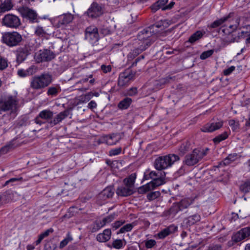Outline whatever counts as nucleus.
I'll return each instance as SVG.
<instances>
[{"label":"nucleus","mask_w":250,"mask_h":250,"mask_svg":"<svg viewBox=\"0 0 250 250\" xmlns=\"http://www.w3.org/2000/svg\"><path fill=\"white\" fill-rule=\"evenodd\" d=\"M209 149L195 148L189 153L187 154L183 161L184 165L188 167H192L199 163L205 156L207 155Z\"/></svg>","instance_id":"f03ea898"},{"label":"nucleus","mask_w":250,"mask_h":250,"mask_svg":"<svg viewBox=\"0 0 250 250\" xmlns=\"http://www.w3.org/2000/svg\"><path fill=\"white\" fill-rule=\"evenodd\" d=\"M240 189L244 193H248L250 191V181L245 182L240 187Z\"/></svg>","instance_id":"603ef678"},{"label":"nucleus","mask_w":250,"mask_h":250,"mask_svg":"<svg viewBox=\"0 0 250 250\" xmlns=\"http://www.w3.org/2000/svg\"><path fill=\"white\" fill-rule=\"evenodd\" d=\"M250 236V227L241 229L232 236V240L237 243L247 238Z\"/></svg>","instance_id":"f3484780"},{"label":"nucleus","mask_w":250,"mask_h":250,"mask_svg":"<svg viewBox=\"0 0 250 250\" xmlns=\"http://www.w3.org/2000/svg\"><path fill=\"white\" fill-rule=\"evenodd\" d=\"M10 145H6L3 147H2L0 149V156L3 155L7 153L9 151V149L10 148Z\"/></svg>","instance_id":"e2e57ef3"},{"label":"nucleus","mask_w":250,"mask_h":250,"mask_svg":"<svg viewBox=\"0 0 250 250\" xmlns=\"http://www.w3.org/2000/svg\"><path fill=\"white\" fill-rule=\"evenodd\" d=\"M53 116V113L50 110H43L40 112L39 115L35 118V123L38 125H42L45 123L42 120L49 122Z\"/></svg>","instance_id":"dca6fc26"},{"label":"nucleus","mask_w":250,"mask_h":250,"mask_svg":"<svg viewBox=\"0 0 250 250\" xmlns=\"http://www.w3.org/2000/svg\"><path fill=\"white\" fill-rule=\"evenodd\" d=\"M53 231V229L52 228H50L49 229H46L44 232L42 233L39 235L43 239L45 237L48 236L49 235V234L52 233Z\"/></svg>","instance_id":"0e129e2a"},{"label":"nucleus","mask_w":250,"mask_h":250,"mask_svg":"<svg viewBox=\"0 0 250 250\" xmlns=\"http://www.w3.org/2000/svg\"><path fill=\"white\" fill-rule=\"evenodd\" d=\"M123 241L125 242V245L126 242L123 239H116L112 242V247L116 249H120L122 248L123 246Z\"/></svg>","instance_id":"3c124183"},{"label":"nucleus","mask_w":250,"mask_h":250,"mask_svg":"<svg viewBox=\"0 0 250 250\" xmlns=\"http://www.w3.org/2000/svg\"><path fill=\"white\" fill-rule=\"evenodd\" d=\"M194 200L192 198H184L179 202L173 204L169 209L170 213L175 215L179 211L187 208L193 203Z\"/></svg>","instance_id":"1a4fd4ad"},{"label":"nucleus","mask_w":250,"mask_h":250,"mask_svg":"<svg viewBox=\"0 0 250 250\" xmlns=\"http://www.w3.org/2000/svg\"><path fill=\"white\" fill-rule=\"evenodd\" d=\"M192 149L191 144L188 141H186L183 143L179 147V154L181 155H184L187 152L189 151Z\"/></svg>","instance_id":"72a5a7b5"},{"label":"nucleus","mask_w":250,"mask_h":250,"mask_svg":"<svg viewBox=\"0 0 250 250\" xmlns=\"http://www.w3.org/2000/svg\"><path fill=\"white\" fill-rule=\"evenodd\" d=\"M156 244L155 240L150 239L145 242V246L147 249L153 248Z\"/></svg>","instance_id":"052dcab7"},{"label":"nucleus","mask_w":250,"mask_h":250,"mask_svg":"<svg viewBox=\"0 0 250 250\" xmlns=\"http://www.w3.org/2000/svg\"><path fill=\"white\" fill-rule=\"evenodd\" d=\"M20 10L22 16L28 19L31 22L37 21L38 15L35 11L26 7H21Z\"/></svg>","instance_id":"aec40b11"},{"label":"nucleus","mask_w":250,"mask_h":250,"mask_svg":"<svg viewBox=\"0 0 250 250\" xmlns=\"http://www.w3.org/2000/svg\"><path fill=\"white\" fill-rule=\"evenodd\" d=\"M177 230V227L171 225L165 228L158 233V236L159 239H164L168 235L174 233Z\"/></svg>","instance_id":"393cba45"},{"label":"nucleus","mask_w":250,"mask_h":250,"mask_svg":"<svg viewBox=\"0 0 250 250\" xmlns=\"http://www.w3.org/2000/svg\"><path fill=\"white\" fill-rule=\"evenodd\" d=\"M229 125L231 127L233 130H235L239 128V124L237 121L233 119L230 120L229 122Z\"/></svg>","instance_id":"6e6d98bb"},{"label":"nucleus","mask_w":250,"mask_h":250,"mask_svg":"<svg viewBox=\"0 0 250 250\" xmlns=\"http://www.w3.org/2000/svg\"><path fill=\"white\" fill-rule=\"evenodd\" d=\"M228 137V134L227 132H224L222 134H220L218 135L217 136L215 137L213 139V141L214 143L215 144H218L220 142L225 140Z\"/></svg>","instance_id":"49530a36"},{"label":"nucleus","mask_w":250,"mask_h":250,"mask_svg":"<svg viewBox=\"0 0 250 250\" xmlns=\"http://www.w3.org/2000/svg\"><path fill=\"white\" fill-rule=\"evenodd\" d=\"M135 73L131 69H127L120 73L118 80V85L120 87H124L128 86L131 81H133Z\"/></svg>","instance_id":"0eeeda50"},{"label":"nucleus","mask_w":250,"mask_h":250,"mask_svg":"<svg viewBox=\"0 0 250 250\" xmlns=\"http://www.w3.org/2000/svg\"><path fill=\"white\" fill-rule=\"evenodd\" d=\"M168 27V22L167 20H160V21L156 22L155 24L149 26L151 28V30H154V34H157L159 32H162L167 27Z\"/></svg>","instance_id":"4be33fe9"},{"label":"nucleus","mask_w":250,"mask_h":250,"mask_svg":"<svg viewBox=\"0 0 250 250\" xmlns=\"http://www.w3.org/2000/svg\"><path fill=\"white\" fill-rule=\"evenodd\" d=\"M117 214L115 213H113L108 215L106 217L103 218L102 220H101L102 223H103L104 226L106 224L109 223L111 222L113 220H114Z\"/></svg>","instance_id":"8fccbe9b"},{"label":"nucleus","mask_w":250,"mask_h":250,"mask_svg":"<svg viewBox=\"0 0 250 250\" xmlns=\"http://www.w3.org/2000/svg\"><path fill=\"white\" fill-rule=\"evenodd\" d=\"M240 18L238 17L236 18L234 21L233 20H232L231 21V22H232L233 24H230L229 26V28L230 29L229 31V33H230L231 32H233L234 31L236 30L237 28L238 27L239 24H240Z\"/></svg>","instance_id":"79ce46f5"},{"label":"nucleus","mask_w":250,"mask_h":250,"mask_svg":"<svg viewBox=\"0 0 250 250\" xmlns=\"http://www.w3.org/2000/svg\"><path fill=\"white\" fill-rule=\"evenodd\" d=\"M213 49H210L206 51H204L200 55V58L203 60H205L210 57L213 54Z\"/></svg>","instance_id":"864d4df0"},{"label":"nucleus","mask_w":250,"mask_h":250,"mask_svg":"<svg viewBox=\"0 0 250 250\" xmlns=\"http://www.w3.org/2000/svg\"><path fill=\"white\" fill-rule=\"evenodd\" d=\"M114 190L111 187H107L101 191L98 195V200L102 204L107 199L111 198L114 194Z\"/></svg>","instance_id":"412c9836"},{"label":"nucleus","mask_w":250,"mask_h":250,"mask_svg":"<svg viewBox=\"0 0 250 250\" xmlns=\"http://www.w3.org/2000/svg\"><path fill=\"white\" fill-rule=\"evenodd\" d=\"M154 35V30H151L149 27L140 31L137 37L138 44H143L148 48L156 39Z\"/></svg>","instance_id":"20e7f679"},{"label":"nucleus","mask_w":250,"mask_h":250,"mask_svg":"<svg viewBox=\"0 0 250 250\" xmlns=\"http://www.w3.org/2000/svg\"><path fill=\"white\" fill-rule=\"evenodd\" d=\"M164 183V178L160 175L158 177L152 180L150 182L140 187L138 189V192L140 194H144L154 189Z\"/></svg>","instance_id":"6e6552de"},{"label":"nucleus","mask_w":250,"mask_h":250,"mask_svg":"<svg viewBox=\"0 0 250 250\" xmlns=\"http://www.w3.org/2000/svg\"><path fill=\"white\" fill-rule=\"evenodd\" d=\"M132 100L130 98H125L118 104V106L121 109H126L130 106Z\"/></svg>","instance_id":"e433bc0d"},{"label":"nucleus","mask_w":250,"mask_h":250,"mask_svg":"<svg viewBox=\"0 0 250 250\" xmlns=\"http://www.w3.org/2000/svg\"><path fill=\"white\" fill-rule=\"evenodd\" d=\"M250 236V227L241 229L232 236V240L237 243L247 238Z\"/></svg>","instance_id":"a211bd4d"},{"label":"nucleus","mask_w":250,"mask_h":250,"mask_svg":"<svg viewBox=\"0 0 250 250\" xmlns=\"http://www.w3.org/2000/svg\"><path fill=\"white\" fill-rule=\"evenodd\" d=\"M122 152V148L121 147L112 149L109 151V155L110 156H115L120 154Z\"/></svg>","instance_id":"13d9d810"},{"label":"nucleus","mask_w":250,"mask_h":250,"mask_svg":"<svg viewBox=\"0 0 250 250\" xmlns=\"http://www.w3.org/2000/svg\"><path fill=\"white\" fill-rule=\"evenodd\" d=\"M100 32L104 36L108 35L111 34L112 31L110 28L103 26L100 30Z\"/></svg>","instance_id":"bf43d9fd"},{"label":"nucleus","mask_w":250,"mask_h":250,"mask_svg":"<svg viewBox=\"0 0 250 250\" xmlns=\"http://www.w3.org/2000/svg\"><path fill=\"white\" fill-rule=\"evenodd\" d=\"M134 226V224L133 223L127 224L122 227L120 229L119 232H118L117 233H123L126 232L130 231L132 229Z\"/></svg>","instance_id":"a18cd8bd"},{"label":"nucleus","mask_w":250,"mask_h":250,"mask_svg":"<svg viewBox=\"0 0 250 250\" xmlns=\"http://www.w3.org/2000/svg\"><path fill=\"white\" fill-rule=\"evenodd\" d=\"M10 194L11 191L10 190H7L3 192L2 195H0V201L3 200L5 203L9 202V200L8 197Z\"/></svg>","instance_id":"4d7b16f0"},{"label":"nucleus","mask_w":250,"mask_h":250,"mask_svg":"<svg viewBox=\"0 0 250 250\" xmlns=\"http://www.w3.org/2000/svg\"><path fill=\"white\" fill-rule=\"evenodd\" d=\"M18 100L15 96L9 95L0 100V112L12 110L16 108Z\"/></svg>","instance_id":"423d86ee"},{"label":"nucleus","mask_w":250,"mask_h":250,"mask_svg":"<svg viewBox=\"0 0 250 250\" xmlns=\"http://www.w3.org/2000/svg\"><path fill=\"white\" fill-rule=\"evenodd\" d=\"M8 66V61L6 59L0 57V70L5 69Z\"/></svg>","instance_id":"5fc2aeb1"},{"label":"nucleus","mask_w":250,"mask_h":250,"mask_svg":"<svg viewBox=\"0 0 250 250\" xmlns=\"http://www.w3.org/2000/svg\"><path fill=\"white\" fill-rule=\"evenodd\" d=\"M111 231L110 229H104L102 233L97 235L96 240L99 242H106L111 238Z\"/></svg>","instance_id":"bb28decb"},{"label":"nucleus","mask_w":250,"mask_h":250,"mask_svg":"<svg viewBox=\"0 0 250 250\" xmlns=\"http://www.w3.org/2000/svg\"><path fill=\"white\" fill-rule=\"evenodd\" d=\"M103 7L100 4L93 2L86 12L87 16L92 19H96L103 15Z\"/></svg>","instance_id":"ddd939ff"},{"label":"nucleus","mask_w":250,"mask_h":250,"mask_svg":"<svg viewBox=\"0 0 250 250\" xmlns=\"http://www.w3.org/2000/svg\"><path fill=\"white\" fill-rule=\"evenodd\" d=\"M160 192L159 191H156L148 193L146 197L147 200L149 201H151L158 198L160 196Z\"/></svg>","instance_id":"09e8293b"},{"label":"nucleus","mask_w":250,"mask_h":250,"mask_svg":"<svg viewBox=\"0 0 250 250\" xmlns=\"http://www.w3.org/2000/svg\"><path fill=\"white\" fill-rule=\"evenodd\" d=\"M74 19V16L70 13L64 14L59 16L55 20L54 26L56 28L65 29Z\"/></svg>","instance_id":"f8f14e48"},{"label":"nucleus","mask_w":250,"mask_h":250,"mask_svg":"<svg viewBox=\"0 0 250 250\" xmlns=\"http://www.w3.org/2000/svg\"><path fill=\"white\" fill-rule=\"evenodd\" d=\"M93 97L92 92H88L85 95H82L79 97V103H84L89 101L91 98Z\"/></svg>","instance_id":"37998d69"},{"label":"nucleus","mask_w":250,"mask_h":250,"mask_svg":"<svg viewBox=\"0 0 250 250\" xmlns=\"http://www.w3.org/2000/svg\"><path fill=\"white\" fill-rule=\"evenodd\" d=\"M2 24L11 28H17L21 24L20 18L13 14L5 15L2 19Z\"/></svg>","instance_id":"9d476101"},{"label":"nucleus","mask_w":250,"mask_h":250,"mask_svg":"<svg viewBox=\"0 0 250 250\" xmlns=\"http://www.w3.org/2000/svg\"><path fill=\"white\" fill-rule=\"evenodd\" d=\"M235 66H231L229 67V68L224 70V71H223L224 75L225 76L229 75L235 70Z\"/></svg>","instance_id":"69168bd1"},{"label":"nucleus","mask_w":250,"mask_h":250,"mask_svg":"<svg viewBox=\"0 0 250 250\" xmlns=\"http://www.w3.org/2000/svg\"><path fill=\"white\" fill-rule=\"evenodd\" d=\"M203 36V33L200 31H197L194 34H193L189 38L188 42L191 43H193L199 40Z\"/></svg>","instance_id":"ea45409f"},{"label":"nucleus","mask_w":250,"mask_h":250,"mask_svg":"<svg viewBox=\"0 0 250 250\" xmlns=\"http://www.w3.org/2000/svg\"><path fill=\"white\" fill-rule=\"evenodd\" d=\"M160 172L155 171H149L148 169L146 170L144 175L143 180H148L149 179H154L160 176Z\"/></svg>","instance_id":"473e14b6"},{"label":"nucleus","mask_w":250,"mask_h":250,"mask_svg":"<svg viewBox=\"0 0 250 250\" xmlns=\"http://www.w3.org/2000/svg\"><path fill=\"white\" fill-rule=\"evenodd\" d=\"M121 139V136L118 134H112L106 135L104 137V142L108 145H116Z\"/></svg>","instance_id":"b1692460"},{"label":"nucleus","mask_w":250,"mask_h":250,"mask_svg":"<svg viewBox=\"0 0 250 250\" xmlns=\"http://www.w3.org/2000/svg\"><path fill=\"white\" fill-rule=\"evenodd\" d=\"M85 38L92 44H96L100 38L98 28L94 25L87 27L85 31Z\"/></svg>","instance_id":"9b49d317"},{"label":"nucleus","mask_w":250,"mask_h":250,"mask_svg":"<svg viewBox=\"0 0 250 250\" xmlns=\"http://www.w3.org/2000/svg\"><path fill=\"white\" fill-rule=\"evenodd\" d=\"M35 34L40 37H44L47 35V33L42 27L38 26L35 28Z\"/></svg>","instance_id":"c03bdc74"},{"label":"nucleus","mask_w":250,"mask_h":250,"mask_svg":"<svg viewBox=\"0 0 250 250\" xmlns=\"http://www.w3.org/2000/svg\"><path fill=\"white\" fill-rule=\"evenodd\" d=\"M53 76L49 73H43L33 77L30 87L34 90H41L48 86L53 82Z\"/></svg>","instance_id":"f257e3e1"},{"label":"nucleus","mask_w":250,"mask_h":250,"mask_svg":"<svg viewBox=\"0 0 250 250\" xmlns=\"http://www.w3.org/2000/svg\"><path fill=\"white\" fill-rule=\"evenodd\" d=\"M68 116V111L67 110H64L59 113L56 116H55L53 120H51L48 122V123L51 126L57 125L61 122L63 119Z\"/></svg>","instance_id":"5701e85b"},{"label":"nucleus","mask_w":250,"mask_h":250,"mask_svg":"<svg viewBox=\"0 0 250 250\" xmlns=\"http://www.w3.org/2000/svg\"><path fill=\"white\" fill-rule=\"evenodd\" d=\"M13 7L12 0H4L0 4V13L10 11Z\"/></svg>","instance_id":"c85d7f7f"},{"label":"nucleus","mask_w":250,"mask_h":250,"mask_svg":"<svg viewBox=\"0 0 250 250\" xmlns=\"http://www.w3.org/2000/svg\"><path fill=\"white\" fill-rule=\"evenodd\" d=\"M22 40L21 35L17 32H8L2 34L1 41L9 47L18 45Z\"/></svg>","instance_id":"39448f33"},{"label":"nucleus","mask_w":250,"mask_h":250,"mask_svg":"<svg viewBox=\"0 0 250 250\" xmlns=\"http://www.w3.org/2000/svg\"><path fill=\"white\" fill-rule=\"evenodd\" d=\"M167 2L168 0H159L151 6V9L154 12L159 9L163 10V8L166 6L165 5Z\"/></svg>","instance_id":"c9c22d12"},{"label":"nucleus","mask_w":250,"mask_h":250,"mask_svg":"<svg viewBox=\"0 0 250 250\" xmlns=\"http://www.w3.org/2000/svg\"><path fill=\"white\" fill-rule=\"evenodd\" d=\"M104 226L101 220H96L90 225L88 228L91 232H95Z\"/></svg>","instance_id":"2f4dec72"},{"label":"nucleus","mask_w":250,"mask_h":250,"mask_svg":"<svg viewBox=\"0 0 250 250\" xmlns=\"http://www.w3.org/2000/svg\"><path fill=\"white\" fill-rule=\"evenodd\" d=\"M61 91V88L59 84H56L54 86H50L47 91L48 96L51 97L57 96Z\"/></svg>","instance_id":"7c9ffc66"},{"label":"nucleus","mask_w":250,"mask_h":250,"mask_svg":"<svg viewBox=\"0 0 250 250\" xmlns=\"http://www.w3.org/2000/svg\"><path fill=\"white\" fill-rule=\"evenodd\" d=\"M125 222V221L122 220L116 221L112 224V227L115 229H117L124 224Z\"/></svg>","instance_id":"774afa93"},{"label":"nucleus","mask_w":250,"mask_h":250,"mask_svg":"<svg viewBox=\"0 0 250 250\" xmlns=\"http://www.w3.org/2000/svg\"><path fill=\"white\" fill-rule=\"evenodd\" d=\"M200 219V215L198 214H195L188 217L185 219V221L187 225L190 226L199 222Z\"/></svg>","instance_id":"f704fd0d"},{"label":"nucleus","mask_w":250,"mask_h":250,"mask_svg":"<svg viewBox=\"0 0 250 250\" xmlns=\"http://www.w3.org/2000/svg\"><path fill=\"white\" fill-rule=\"evenodd\" d=\"M136 178V173H132L128 177L124 179L123 183L125 186H126L133 189Z\"/></svg>","instance_id":"c756f323"},{"label":"nucleus","mask_w":250,"mask_h":250,"mask_svg":"<svg viewBox=\"0 0 250 250\" xmlns=\"http://www.w3.org/2000/svg\"><path fill=\"white\" fill-rule=\"evenodd\" d=\"M247 31H242L238 35L239 38L247 37L246 40L247 44H250V25L246 27Z\"/></svg>","instance_id":"58836bf2"},{"label":"nucleus","mask_w":250,"mask_h":250,"mask_svg":"<svg viewBox=\"0 0 250 250\" xmlns=\"http://www.w3.org/2000/svg\"><path fill=\"white\" fill-rule=\"evenodd\" d=\"M138 93L137 87H133L129 88L126 92V95L129 96L136 95Z\"/></svg>","instance_id":"680f3d73"},{"label":"nucleus","mask_w":250,"mask_h":250,"mask_svg":"<svg viewBox=\"0 0 250 250\" xmlns=\"http://www.w3.org/2000/svg\"><path fill=\"white\" fill-rule=\"evenodd\" d=\"M178 160L179 156L173 154L160 156L155 159L154 167L156 169L161 170L171 167L175 162Z\"/></svg>","instance_id":"7ed1b4c3"},{"label":"nucleus","mask_w":250,"mask_h":250,"mask_svg":"<svg viewBox=\"0 0 250 250\" xmlns=\"http://www.w3.org/2000/svg\"><path fill=\"white\" fill-rule=\"evenodd\" d=\"M37 68L35 65H31L26 70L22 69L18 70L17 74L21 77H25L33 75L36 72Z\"/></svg>","instance_id":"cd10ccee"},{"label":"nucleus","mask_w":250,"mask_h":250,"mask_svg":"<svg viewBox=\"0 0 250 250\" xmlns=\"http://www.w3.org/2000/svg\"><path fill=\"white\" fill-rule=\"evenodd\" d=\"M231 14H229L228 16L221 18L220 19L217 20L213 21L212 23L210 24L209 26L211 28H216L222 24H223L224 22L227 21L229 18L231 17Z\"/></svg>","instance_id":"4c0bfd02"},{"label":"nucleus","mask_w":250,"mask_h":250,"mask_svg":"<svg viewBox=\"0 0 250 250\" xmlns=\"http://www.w3.org/2000/svg\"><path fill=\"white\" fill-rule=\"evenodd\" d=\"M55 57V55L52 51L46 49L40 50L35 55L36 60L38 62L50 61Z\"/></svg>","instance_id":"4468645a"},{"label":"nucleus","mask_w":250,"mask_h":250,"mask_svg":"<svg viewBox=\"0 0 250 250\" xmlns=\"http://www.w3.org/2000/svg\"><path fill=\"white\" fill-rule=\"evenodd\" d=\"M138 44L139 45L138 47L132 50L129 53V55H132L133 57H135L147 48V47H146L143 44Z\"/></svg>","instance_id":"a19ab883"},{"label":"nucleus","mask_w":250,"mask_h":250,"mask_svg":"<svg viewBox=\"0 0 250 250\" xmlns=\"http://www.w3.org/2000/svg\"><path fill=\"white\" fill-rule=\"evenodd\" d=\"M237 158V154L236 153L230 154L224 159L223 163L225 165H229L231 162L234 161Z\"/></svg>","instance_id":"de8ad7c7"},{"label":"nucleus","mask_w":250,"mask_h":250,"mask_svg":"<svg viewBox=\"0 0 250 250\" xmlns=\"http://www.w3.org/2000/svg\"><path fill=\"white\" fill-rule=\"evenodd\" d=\"M31 47L28 44L18 48L16 51L17 62L20 63L23 62L31 53Z\"/></svg>","instance_id":"2eb2a0df"},{"label":"nucleus","mask_w":250,"mask_h":250,"mask_svg":"<svg viewBox=\"0 0 250 250\" xmlns=\"http://www.w3.org/2000/svg\"><path fill=\"white\" fill-rule=\"evenodd\" d=\"M223 125L222 121H219L216 122L208 123L204 125L201 130L203 132H212L220 129Z\"/></svg>","instance_id":"6ab92c4d"},{"label":"nucleus","mask_w":250,"mask_h":250,"mask_svg":"<svg viewBox=\"0 0 250 250\" xmlns=\"http://www.w3.org/2000/svg\"><path fill=\"white\" fill-rule=\"evenodd\" d=\"M134 193L133 189L126 186H121L116 190V193L121 196H128Z\"/></svg>","instance_id":"a878e982"},{"label":"nucleus","mask_w":250,"mask_h":250,"mask_svg":"<svg viewBox=\"0 0 250 250\" xmlns=\"http://www.w3.org/2000/svg\"><path fill=\"white\" fill-rule=\"evenodd\" d=\"M72 240L71 238H67L62 240L60 244V248H63L67 245L68 242Z\"/></svg>","instance_id":"338daca9"}]
</instances>
